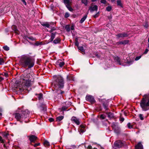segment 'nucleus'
Segmentation results:
<instances>
[{
	"mask_svg": "<svg viewBox=\"0 0 149 149\" xmlns=\"http://www.w3.org/2000/svg\"><path fill=\"white\" fill-rule=\"evenodd\" d=\"M139 116L141 120H142L143 119V115L142 114H140L139 115Z\"/></svg>",
	"mask_w": 149,
	"mask_h": 149,
	"instance_id": "72a5a7b5",
	"label": "nucleus"
},
{
	"mask_svg": "<svg viewBox=\"0 0 149 149\" xmlns=\"http://www.w3.org/2000/svg\"><path fill=\"white\" fill-rule=\"evenodd\" d=\"M39 100H41L42 98V94H39L38 95V96Z\"/></svg>",
	"mask_w": 149,
	"mask_h": 149,
	"instance_id": "bb28decb",
	"label": "nucleus"
},
{
	"mask_svg": "<svg viewBox=\"0 0 149 149\" xmlns=\"http://www.w3.org/2000/svg\"><path fill=\"white\" fill-rule=\"evenodd\" d=\"M3 75L6 77H8V74L7 73L5 72L3 74Z\"/></svg>",
	"mask_w": 149,
	"mask_h": 149,
	"instance_id": "37998d69",
	"label": "nucleus"
},
{
	"mask_svg": "<svg viewBox=\"0 0 149 149\" xmlns=\"http://www.w3.org/2000/svg\"><path fill=\"white\" fill-rule=\"evenodd\" d=\"M65 29L66 31L68 32H69L70 31V27L69 26V25H67L65 27Z\"/></svg>",
	"mask_w": 149,
	"mask_h": 149,
	"instance_id": "c85d7f7f",
	"label": "nucleus"
},
{
	"mask_svg": "<svg viewBox=\"0 0 149 149\" xmlns=\"http://www.w3.org/2000/svg\"><path fill=\"white\" fill-rule=\"evenodd\" d=\"M79 132H81L83 133L85 132V131L84 129H80V128H79Z\"/></svg>",
	"mask_w": 149,
	"mask_h": 149,
	"instance_id": "58836bf2",
	"label": "nucleus"
},
{
	"mask_svg": "<svg viewBox=\"0 0 149 149\" xmlns=\"http://www.w3.org/2000/svg\"><path fill=\"white\" fill-rule=\"evenodd\" d=\"M24 3V4L25 5H26V2L25 0H21Z\"/></svg>",
	"mask_w": 149,
	"mask_h": 149,
	"instance_id": "052dcab7",
	"label": "nucleus"
},
{
	"mask_svg": "<svg viewBox=\"0 0 149 149\" xmlns=\"http://www.w3.org/2000/svg\"><path fill=\"white\" fill-rule=\"evenodd\" d=\"M111 6H107L106 8V10L108 11H109L111 10Z\"/></svg>",
	"mask_w": 149,
	"mask_h": 149,
	"instance_id": "473e14b6",
	"label": "nucleus"
},
{
	"mask_svg": "<svg viewBox=\"0 0 149 149\" xmlns=\"http://www.w3.org/2000/svg\"><path fill=\"white\" fill-rule=\"evenodd\" d=\"M141 56H139L136 57L135 59V60L137 61V60H139V59H140L141 58Z\"/></svg>",
	"mask_w": 149,
	"mask_h": 149,
	"instance_id": "ea45409f",
	"label": "nucleus"
},
{
	"mask_svg": "<svg viewBox=\"0 0 149 149\" xmlns=\"http://www.w3.org/2000/svg\"><path fill=\"white\" fill-rule=\"evenodd\" d=\"M99 12H98L96 15H94L93 17L94 18H97L99 16Z\"/></svg>",
	"mask_w": 149,
	"mask_h": 149,
	"instance_id": "79ce46f5",
	"label": "nucleus"
},
{
	"mask_svg": "<svg viewBox=\"0 0 149 149\" xmlns=\"http://www.w3.org/2000/svg\"><path fill=\"white\" fill-rule=\"evenodd\" d=\"M40 143H36L34 145V147H36L37 146H38L40 145Z\"/></svg>",
	"mask_w": 149,
	"mask_h": 149,
	"instance_id": "603ef678",
	"label": "nucleus"
},
{
	"mask_svg": "<svg viewBox=\"0 0 149 149\" xmlns=\"http://www.w3.org/2000/svg\"><path fill=\"white\" fill-rule=\"evenodd\" d=\"M22 84L19 86V91L20 93L22 92L24 88L29 87L32 84V82L29 79L25 78L23 79L22 81Z\"/></svg>",
	"mask_w": 149,
	"mask_h": 149,
	"instance_id": "39448f33",
	"label": "nucleus"
},
{
	"mask_svg": "<svg viewBox=\"0 0 149 149\" xmlns=\"http://www.w3.org/2000/svg\"><path fill=\"white\" fill-rule=\"evenodd\" d=\"M71 0H64V2L66 6L70 5Z\"/></svg>",
	"mask_w": 149,
	"mask_h": 149,
	"instance_id": "dca6fc26",
	"label": "nucleus"
},
{
	"mask_svg": "<svg viewBox=\"0 0 149 149\" xmlns=\"http://www.w3.org/2000/svg\"><path fill=\"white\" fill-rule=\"evenodd\" d=\"M4 60L2 58H0V65H3L4 63Z\"/></svg>",
	"mask_w": 149,
	"mask_h": 149,
	"instance_id": "2f4dec72",
	"label": "nucleus"
},
{
	"mask_svg": "<svg viewBox=\"0 0 149 149\" xmlns=\"http://www.w3.org/2000/svg\"><path fill=\"white\" fill-rule=\"evenodd\" d=\"M114 60L115 61L117 62V63L120 65H121V63L120 62V58L118 57H115L114 58Z\"/></svg>",
	"mask_w": 149,
	"mask_h": 149,
	"instance_id": "f3484780",
	"label": "nucleus"
},
{
	"mask_svg": "<svg viewBox=\"0 0 149 149\" xmlns=\"http://www.w3.org/2000/svg\"><path fill=\"white\" fill-rule=\"evenodd\" d=\"M128 35L125 33H123L118 34L116 35L117 38H120L127 37L128 36Z\"/></svg>",
	"mask_w": 149,
	"mask_h": 149,
	"instance_id": "0eeeda50",
	"label": "nucleus"
},
{
	"mask_svg": "<svg viewBox=\"0 0 149 149\" xmlns=\"http://www.w3.org/2000/svg\"><path fill=\"white\" fill-rule=\"evenodd\" d=\"M105 116L103 115H101L100 116V118L102 119H104L105 118Z\"/></svg>",
	"mask_w": 149,
	"mask_h": 149,
	"instance_id": "c03bdc74",
	"label": "nucleus"
},
{
	"mask_svg": "<svg viewBox=\"0 0 149 149\" xmlns=\"http://www.w3.org/2000/svg\"><path fill=\"white\" fill-rule=\"evenodd\" d=\"M47 28H49V27H50V26L49 25V24L48 23H47Z\"/></svg>",
	"mask_w": 149,
	"mask_h": 149,
	"instance_id": "0e129e2a",
	"label": "nucleus"
},
{
	"mask_svg": "<svg viewBox=\"0 0 149 149\" xmlns=\"http://www.w3.org/2000/svg\"><path fill=\"white\" fill-rule=\"evenodd\" d=\"M87 17V15L84 16L82 19H86Z\"/></svg>",
	"mask_w": 149,
	"mask_h": 149,
	"instance_id": "e2e57ef3",
	"label": "nucleus"
},
{
	"mask_svg": "<svg viewBox=\"0 0 149 149\" xmlns=\"http://www.w3.org/2000/svg\"><path fill=\"white\" fill-rule=\"evenodd\" d=\"M78 48L79 50L82 52H84L85 50L81 46L78 47Z\"/></svg>",
	"mask_w": 149,
	"mask_h": 149,
	"instance_id": "b1692460",
	"label": "nucleus"
},
{
	"mask_svg": "<svg viewBox=\"0 0 149 149\" xmlns=\"http://www.w3.org/2000/svg\"><path fill=\"white\" fill-rule=\"evenodd\" d=\"M108 114V117L109 118H112L113 116V114L111 112L109 113Z\"/></svg>",
	"mask_w": 149,
	"mask_h": 149,
	"instance_id": "a878e982",
	"label": "nucleus"
},
{
	"mask_svg": "<svg viewBox=\"0 0 149 149\" xmlns=\"http://www.w3.org/2000/svg\"><path fill=\"white\" fill-rule=\"evenodd\" d=\"M85 19H81L80 21V22L81 23H82L85 20Z\"/></svg>",
	"mask_w": 149,
	"mask_h": 149,
	"instance_id": "5fc2aeb1",
	"label": "nucleus"
},
{
	"mask_svg": "<svg viewBox=\"0 0 149 149\" xmlns=\"http://www.w3.org/2000/svg\"><path fill=\"white\" fill-rule=\"evenodd\" d=\"M140 105L143 111H146L149 109V94L143 96Z\"/></svg>",
	"mask_w": 149,
	"mask_h": 149,
	"instance_id": "20e7f679",
	"label": "nucleus"
},
{
	"mask_svg": "<svg viewBox=\"0 0 149 149\" xmlns=\"http://www.w3.org/2000/svg\"><path fill=\"white\" fill-rule=\"evenodd\" d=\"M0 141L2 143L4 142V141L2 139V137L1 136H0Z\"/></svg>",
	"mask_w": 149,
	"mask_h": 149,
	"instance_id": "49530a36",
	"label": "nucleus"
},
{
	"mask_svg": "<svg viewBox=\"0 0 149 149\" xmlns=\"http://www.w3.org/2000/svg\"><path fill=\"white\" fill-rule=\"evenodd\" d=\"M67 8L68 9L71 11H72L73 10V9L70 6V5H67V6H66Z\"/></svg>",
	"mask_w": 149,
	"mask_h": 149,
	"instance_id": "393cba45",
	"label": "nucleus"
},
{
	"mask_svg": "<svg viewBox=\"0 0 149 149\" xmlns=\"http://www.w3.org/2000/svg\"><path fill=\"white\" fill-rule=\"evenodd\" d=\"M3 48L6 51H8L9 50V48L6 45L3 47Z\"/></svg>",
	"mask_w": 149,
	"mask_h": 149,
	"instance_id": "cd10ccee",
	"label": "nucleus"
},
{
	"mask_svg": "<svg viewBox=\"0 0 149 149\" xmlns=\"http://www.w3.org/2000/svg\"><path fill=\"white\" fill-rule=\"evenodd\" d=\"M60 40L59 38H57L56 39H55L53 41V42L54 44H57L59 42H60Z\"/></svg>",
	"mask_w": 149,
	"mask_h": 149,
	"instance_id": "aec40b11",
	"label": "nucleus"
},
{
	"mask_svg": "<svg viewBox=\"0 0 149 149\" xmlns=\"http://www.w3.org/2000/svg\"><path fill=\"white\" fill-rule=\"evenodd\" d=\"M114 145L115 146L118 148H120L123 145V143L120 141L118 140L116 141Z\"/></svg>",
	"mask_w": 149,
	"mask_h": 149,
	"instance_id": "423d86ee",
	"label": "nucleus"
},
{
	"mask_svg": "<svg viewBox=\"0 0 149 149\" xmlns=\"http://www.w3.org/2000/svg\"><path fill=\"white\" fill-rule=\"evenodd\" d=\"M54 81L53 83L55 89L57 90L58 88H62L64 86L63 80L60 75H54L53 77Z\"/></svg>",
	"mask_w": 149,
	"mask_h": 149,
	"instance_id": "f03ea898",
	"label": "nucleus"
},
{
	"mask_svg": "<svg viewBox=\"0 0 149 149\" xmlns=\"http://www.w3.org/2000/svg\"><path fill=\"white\" fill-rule=\"evenodd\" d=\"M67 78L69 80H74L73 76L72 75L68 76Z\"/></svg>",
	"mask_w": 149,
	"mask_h": 149,
	"instance_id": "412c9836",
	"label": "nucleus"
},
{
	"mask_svg": "<svg viewBox=\"0 0 149 149\" xmlns=\"http://www.w3.org/2000/svg\"><path fill=\"white\" fill-rule=\"evenodd\" d=\"M148 49H146L145 50V51L143 53L144 54H146L148 52Z\"/></svg>",
	"mask_w": 149,
	"mask_h": 149,
	"instance_id": "09e8293b",
	"label": "nucleus"
},
{
	"mask_svg": "<svg viewBox=\"0 0 149 149\" xmlns=\"http://www.w3.org/2000/svg\"><path fill=\"white\" fill-rule=\"evenodd\" d=\"M86 100L91 103H94L95 102V100L94 97L91 95H87L86 97Z\"/></svg>",
	"mask_w": 149,
	"mask_h": 149,
	"instance_id": "6e6552de",
	"label": "nucleus"
},
{
	"mask_svg": "<svg viewBox=\"0 0 149 149\" xmlns=\"http://www.w3.org/2000/svg\"><path fill=\"white\" fill-rule=\"evenodd\" d=\"M56 33H51V38L50 39V41H52L54 39L55 37Z\"/></svg>",
	"mask_w": 149,
	"mask_h": 149,
	"instance_id": "a211bd4d",
	"label": "nucleus"
},
{
	"mask_svg": "<svg viewBox=\"0 0 149 149\" xmlns=\"http://www.w3.org/2000/svg\"><path fill=\"white\" fill-rule=\"evenodd\" d=\"M19 63L23 68H30L34 65V60L29 55H24L21 56Z\"/></svg>",
	"mask_w": 149,
	"mask_h": 149,
	"instance_id": "f257e3e1",
	"label": "nucleus"
},
{
	"mask_svg": "<svg viewBox=\"0 0 149 149\" xmlns=\"http://www.w3.org/2000/svg\"><path fill=\"white\" fill-rule=\"evenodd\" d=\"M42 109L43 110H44V111H45L46 110V108H43V107H42Z\"/></svg>",
	"mask_w": 149,
	"mask_h": 149,
	"instance_id": "338daca9",
	"label": "nucleus"
},
{
	"mask_svg": "<svg viewBox=\"0 0 149 149\" xmlns=\"http://www.w3.org/2000/svg\"><path fill=\"white\" fill-rule=\"evenodd\" d=\"M49 120L50 122H53V121H54V119L52 118H49Z\"/></svg>",
	"mask_w": 149,
	"mask_h": 149,
	"instance_id": "de8ad7c7",
	"label": "nucleus"
},
{
	"mask_svg": "<svg viewBox=\"0 0 149 149\" xmlns=\"http://www.w3.org/2000/svg\"><path fill=\"white\" fill-rule=\"evenodd\" d=\"M41 24L42 26L45 27V28L47 27V24L46 23H42Z\"/></svg>",
	"mask_w": 149,
	"mask_h": 149,
	"instance_id": "8fccbe9b",
	"label": "nucleus"
},
{
	"mask_svg": "<svg viewBox=\"0 0 149 149\" xmlns=\"http://www.w3.org/2000/svg\"><path fill=\"white\" fill-rule=\"evenodd\" d=\"M71 120L74 122L77 125H79V119L75 117H72L71 118Z\"/></svg>",
	"mask_w": 149,
	"mask_h": 149,
	"instance_id": "9d476101",
	"label": "nucleus"
},
{
	"mask_svg": "<svg viewBox=\"0 0 149 149\" xmlns=\"http://www.w3.org/2000/svg\"><path fill=\"white\" fill-rule=\"evenodd\" d=\"M117 5L120 6L121 7H123V5L121 3V1L120 0H117Z\"/></svg>",
	"mask_w": 149,
	"mask_h": 149,
	"instance_id": "4be33fe9",
	"label": "nucleus"
},
{
	"mask_svg": "<svg viewBox=\"0 0 149 149\" xmlns=\"http://www.w3.org/2000/svg\"><path fill=\"white\" fill-rule=\"evenodd\" d=\"M60 61H59L58 62V63H59L58 64L59 66L60 67H62L64 65L65 63L63 62H60Z\"/></svg>",
	"mask_w": 149,
	"mask_h": 149,
	"instance_id": "5701e85b",
	"label": "nucleus"
},
{
	"mask_svg": "<svg viewBox=\"0 0 149 149\" xmlns=\"http://www.w3.org/2000/svg\"><path fill=\"white\" fill-rule=\"evenodd\" d=\"M129 42V40H126L122 41H120L116 43V45H126Z\"/></svg>",
	"mask_w": 149,
	"mask_h": 149,
	"instance_id": "1a4fd4ad",
	"label": "nucleus"
},
{
	"mask_svg": "<svg viewBox=\"0 0 149 149\" xmlns=\"http://www.w3.org/2000/svg\"><path fill=\"white\" fill-rule=\"evenodd\" d=\"M35 44L36 45L38 46L40 45H42L43 44V43L42 42H40L39 41H37Z\"/></svg>",
	"mask_w": 149,
	"mask_h": 149,
	"instance_id": "c756f323",
	"label": "nucleus"
},
{
	"mask_svg": "<svg viewBox=\"0 0 149 149\" xmlns=\"http://www.w3.org/2000/svg\"><path fill=\"white\" fill-rule=\"evenodd\" d=\"M69 16V14L68 13H66L65 15V18L68 17Z\"/></svg>",
	"mask_w": 149,
	"mask_h": 149,
	"instance_id": "e433bc0d",
	"label": "nucleus"
},
{
	"mask_svg": "<svg viewBox=\"0 0 149 149\" xmlns=\"http://www.w3.org/2000/svg\"><path fill=\"white\" fill-rule=\"evenodd\" d=\"M37 137L33 135H31L29 137V140L31 142H34L36 139Z\"/></svg>",
	"mask_w": 149,
	"mask_h": 149,
	"instance_id": "ddd939ff",
	"label": "nucleus"
},
{
	"mask_svg": "<svg viewBox=\"0 0 149 149\" xmlns=\"http://www.w3.org/2000/svg\"><path fill=\"white\" fill-rule=\"evenodd\" d=\"M75 45L76 46L78 47V45H79V43L77 41H76V42L75 43Z\"/></svg>",
	"mask_w": 149,
	"mask_h": 149,
	"instance_id": "864d4df0",
	"label": "nucleus"
},
{
	"mask_svg": "<svg viewBox=\"0 0 149 149\" xmlns=\"http://www.w3.org/2000/svg\"><path fill=\"white\" fill-rule=\"evenodd\" d=\"M97 6L96 5H95L93 7L90 6L89 8V10L91 12L95 10H97Z\"/></svg>",
	"mask_w": 149,
	"mask_h": 149,
	"instance_id": "9b49d317",
	"label": "nucleus"
},
{
	"mask_svg": "<svg viewBox=\"0 0 149 149\" xmlns=\"http://www.w3.org/2000/svg\"><path fill=\"white\" fill-rule=\"evenodd\" d=\"M29 112L28 110H23L19 113L15 114V117L17 120L21 121H23L26 118L29 116Z\"/></svg>",
	"mask_w": 149,
	"mask_h": 149,
	"instance_id": "7ed1b4c3",
	"label": "nucleus"
},
{
	"mask_svg": "<svg viewBox=\"0 0 149 149\" xmlns=\"http://www.w3.org/2000/svg\"><path fill=\"white\" fill-rule=\"evenodd\" d=\"M4 79V78L2 77H0V82L1 81H2Z\"/></svg>",
	"mask_w": 149,
	"mask_h": 149,
	"instance_id": "4d7b16f0",
	"label": "nucleus"
},
{
	"mask_svg": "<svg viewBox=\"0 0 149 149\" xmlns=\"http://www.w3.org/2000/svg\"><path fill=\"white\" fill-rule=\"evenodd\" d=\"M62 110L63 111H64L65 110V107H63L62 108Z\"/></svg>",
	"mask_w": 149,
	"mask_h": 149,
	"instance_id": "69168bd1",
	"label": "nucleus"
},
{
	"mask_svg": "<svg viewBox=\"0 0 149 149\" xmlns=\"http://www.w3.org/2000/svg\"><path fill=\"white\" fill-rule=\"evenodd\" d=\"M108 105L107 104H103V106L104 107V108L106 110H107L108 109L107 107H108Z\"/></svg>",
	"mask_w": 149,
	"mask_h": 149,
	"instance_id": "f704fd0d",
	"label": "nucleus"
},
{
	"mask_svg": "<svg viewBox=\"0 0 149 149\" xmlns=\"http://www.w3.org/2000/svg\"><path fill=\"white\" fill-rule=\"evenodd\" d=\"M82 3H84L85 6H86L87 5V0H82Z\"/></svg>",
	"mask_w": 149,
	"mask_h": 149,
	"instance_id": "7c9ffc66",
	"label": "nucleus"
},
{
	"mask_svg": "<svg viewBox=\"0 0 149 149\" xmlns=\"http://www.w3.org/2000/svg\"><path fill=\"white\" fill-rule=\"evenodd\" d=\"M71 29L72 30H73L74 29V25L72 24V25L71 27Z\"/></svg>",
	"mask_w": 149,
	"mask_h": 149,
	"instance_id": "6e6d98bb",
	"label": "nucleus"
},
{
	"mask_svg": "<svg viewBox=\"0 0 149 149\" xmlns=\"http://www.w3.org/2000/svg\"><path fill=\"white\" fill-rule=\"evenodd\" d=\"M27 38L30 40H36V39L34 38H33L32 37H27Z\"/></svg>",
	"mask_w": 149,
	"mask_h": 149,
	"instance_id": "4c0bfd02",
	"label": "nucleus"
},
{
	"mask_svg": "<svg viewBox=\"0 0 149 149\" xmlns=\"http://www.w3.org/2000/svg\"><path fill=\"white\" fill-rule=\"evenodd\" d=\"M135 149H143V147L140 142L139 143L135 146Z\"/></svg>",
	"mask_w": 149,
	"mask_h": 149,
	"instance_id": "4468645a",
	"label": "nucleus"
},
{
	"mask_svg": "<svg viewBox=\"0 0 149 149\" xmlns=\"http://www.w3.org/2000/svg\"><path fill=\"white\" fill-rule=\"evenodd\" d=\"M88 149H91L92 148V147L91 146L89 145L88 147Z\"/></svg>",
	"mask_w": 149,
	"mask_h": 149,
	"instance_id": "bf43d9fd",
	"label": "nucleus"
},
{
	"mask_svg": "<svg viewBox=\"0 0 149 149\" xmlns=\"http://www.w3.org/2000/svg\"><path fill=\"white\" fill-rule=\"evenodd\" d=\"M11 28L12 29L15 31V33L18 34H19V32L17 30V26L15 25H13L11 27Z\"/></svg>",
	"mask_w": 149,
	"mask_h": 149,
	"instance_id": "f8f14e48",
	"label": "nucleus"
},
{
	"mask_svg": "<svg viewBox=\"0 0 149 149\" xmlns=\"http://www.w3.org/2000/svg\"><path fill=\"white\" fill-rule=\"evenodd\" d=\"M51 28V29L50 30V32H52L53 31H55L56 30V29L54 27H52V28Z\"/></svg>",
	"mask_w": 149,
	"mask_h": 149,
	"instance_id": "a18cd8bd",
	"label": "nucleus"
},
{
	"mask_svg": "<svg viewBox=\"0 0 149 149\" xmlns=\"http://www.w3.org/2000/svg\"><path fill=\"white\" fill-rule=\"evenodd\" d=\"M127 126L129 129H131L132 128V126L131 125V124L129 123L127 124Z\"/></svg>",
	"mask_w": 149,
	"mask_h": 149,
	"instance_id": "c9c22d12",
	"label": "nucleus"
},
{
	"mask_svg": "<svg viewBox=\"0 0 149 149\" xmlns=\"http://www.w3.org/2000/svg\"><path fill=\"white\" fill-rule=\"evenodd\" d=\"M84 126L83 125H81L80 126V128H81V129H84Z\"/></svg>",
	"mask_w": 149,
	"mask_h": 149,
	"instance_id": "680f3d73",
	"label": "nucleus"
},
{
	"mask_svg": "<svg viewBox=\"0 0 149 149\" xmlns=\"http://www.w3.org/2000/svg\"><path fill=\"white\" fill-rule=\"evenodd\" d=\"M144 26L146 28H147L148 26V24L147 23H145L144 24Z\"/></svg>",
	"mask_w": 149,
	"mask_h": 149,
	"instance_id": "3c124183",
	"label": "nucleus"
},
{
	"mask_svg": "<svg viewBox=\"0 0 149 149\" xmlns=\"http://www.w3.org/2000/svg\"><path fill=\"white\" fill-rule=\"evenodd\" d=\"M63 117H64L63 116H59L56 118V120L58 121H60L63 119Z\"/></svg>",
	"mask_w": 149,
	"mask_h": 149,
	"instance_id": "6ab92c4d",
	"label": "nucleus"
},
{
	"mask_svg": "<svg viewBox=\"0 0 149 149\" xmlns=\"http://www.w3.org/2000/svg\"><path fill=\"white\" fill-rule=\"evenodd\" d=\"M44 145H45V147H46L47 146V141L45 140L44 143Z\"/></svg>",
	"mask_w": 149,
	"mask_h": 149,
	"instance_id": "13d9d810",
	"label": "nucleus"
},
{
	"mask_svg": "<svg viewBox=\"0 0 149 149\" xmlns=\"http://www.w3.org/2000/svg\"><path fill=\"white\" fill-rule=\"evenodd\" d=\"M124 119L123 118H122L120 120L122 122L123 121H124Z\"/></svg>",
	"mask_w": 149,
	"mask_h": 149,
	"instance_id": "774afa93",
	"label": "nucleus"
},
{
	"mask_svg": "<svg viewBox=\"0 0 149 149\" xmlns=\"http://www.w3.org/2000/svg\"><path fill=\"white\" fill-rule=\"evenodd\" d=\"M100 2L102 3L105 4L106 3V0H101Z\"/></svg>",
	"mask_w": 149,
	"mask_h": 149,
	"instance_id": "a19ab883",
	"label": "nucleus"
},
{
	"mask_svg": "<svg viewBox=\"0 0 149 149\" xmlns=\"http://www.w3.org/2000/svg\"><path fill=\"white\" fill-rule=\"evenodd\" d=\"M111 126L115 130H116L118 128V124L117 123H113L112 124Z\"/></svg>",
	"mask_w": 149,
	"mask_h": 149,
	"instance_id": "2eb2a0df",
	"label": "nucleus"
}]
</instances>
